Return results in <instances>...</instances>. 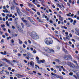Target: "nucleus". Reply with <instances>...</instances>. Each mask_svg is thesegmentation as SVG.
Listing matches in <instances>:
<instances>
[{
  "label": "nucleus",
  "instance_id": "nucleus-7",
  "mask_svg": "<svg viewBox=\"0 0 79 79\" xmlns=\"http://www.w3.org/2000/svg\"><path fill=\"white\" fill-rule=\"evenodd\" d=\"M17 29L19 30V31L20 32H23V29L20 27H17Z\"/></svg>",
  "mask_w": 79,
  "mask_h": 79
},
{
  "label": "nucleus",
  "instance_id": "nucleus-44",
  "mask_svg": "<svg viewBox=\"0 0 79 79\" xmlns=\"http://www.w3.org/2000/svg\"><path fill=\"white\" fill-rule=\"evenodd\" d=\"M64 58L66 60H68V57H67V56H65V57Z\"/></svg>",
  "mask_w": 79,
  "mask_h": 79
},
{
  "label": "nucleus",
  "instance_id": "nucleus-47",
  "mask_svg": "<svg viewBox=\"0 0 79 79\" xmlns=\"http://www.w3.org/2000/svg\"><path fill=\"white\" fill-rule=\"evenodd\" d=\"M1 63L2 64L3 66H4V65H5V63L3 62H1Z\"/></svg>",
  "mask_w": 79,
  "mask_h": 79
},
{
  "label": "nucleus",
  "instance_id": "nucleus-1",
  "mask_svg": "<svg viewBox=\"0 0 79 79\" xmlns=\"http://www.w3.org/2000/svg\"><path fill=\"white\" fill-rule=\"evenodd\" d=\"M44 42L46 45H50L53 44V40L50 38H47L44 39Z\"/></svg>",
  "mask_w": 79,
  "mask_h": 79
},
{
  "label": "nucleus",
  "instance_id": "nucleus-4",
  "mask_svg": "<svg viewBox=\"0 0 79 79\" xmlns=\"http://www.w3.org/2000/svg\"><path fill=\"white\" fill-rule=\"evenodd\" d=\"M16 8L17 13H18V15L19 16H21V13L20 12V10H19V7H16Z\"/></svg>",
  "mask_w": 79,
  "mask_h": 79
},
{
  "label": "nucleus",
  "instance_id": "nucleus-18",
  "mask_svg": "<svg viewBox=\"0 0 79 79\" xmlns=\"http://www.w3.org/2000/svg\"><path fill=\"white\" fill-rule=\"evenodd\" d=\"M10 9L12 10H15V6H12L10 7Z\"/></svg>",
  "mask_w": 79,
  "mask_h": 79
},
{
  "label": "nucleus",
  "instance_id": "nucleus-64",
  "mask_svg": "<svg viewBox=\"0 0 79 79\" xmlns=\"http://www.w3.org/2000/svg\"><path fill=\"white\" fill-rule=\"evenodd\" d=\"M11 42L12 43H14L15 42V41H14V40H12L11 41Z\"/></svg>",
  "mask_w": 79,
  "mask_h": 79
},
{
  "label": "nucleus",
  "instance_id": "nucleus-35",
  "mask_svg": "<svg viewBox=\"0 0 79 79\" xmlns=\"http://www.w3.org/2000/svg\"><path fill=\"white\" fill-rule=\"evenodd\" d=\"M56 77L57 78H61V76H59V75H56Z\"/></svg>",
  "mask_w": 79,
  "mask_h": 79
},
{
  "label": "nucleus",
  "instance_id": "nucleus-33",
  "mask_svg": "<svg viewBox=\"0 0 79 79\" xmlns=\"http://www.w3.org/2000/svg\"><path fill=\"white\" fill-rule=\"evenodd\" d=\"M40 61L42 63H44L45 62V60H40Z\"/></svg>",
  "mask_w": 79,
  "mask_h": 79
},
{
  "label": "nucleus",
  "instance_id": "nucleus-21",
  "mask_svg": "<svg viewBox=\"0 0 79 79\" xmlns=\"http://www.w3.org/2000/svg\"><path fill=\"white\" fill-rule=\"evenodd\" d=\"M21 26L22 28H24V24H23V23H21Z\"/></svg>",
  "mask_w": 79,
  "mask_h": 79
},
{
  "label": "nucleus",
  "instance_id": "nucleus-9",
  "mask_svg": "<svg viewBox=\"0 0 79 79\" xmlns=\"http://www.w3.org/2000/svg\"><path fill=\"white\" fill-rule=\"evenodd\" d=\"M67 57L68 58V60H72V57L70 55V56H67Z\"/></svg>",
  "mask_w": 79,
  "mask_h": 79
},
{
  "label": "nucleus",
  "instance_id": "nucleus-51",
  "mask_svg": "<svg viewBox=\"0 0 79 79\" xmlns=\"http://www.w3.org/2000/svg\"><path fill=\"white\" fill-rule=\"evenodd\" d=\"M67 4L69 6H70V4H69V2H67Z\"/></svg>",
  "mask_w": 79,
  "mask_h": 79
},
{
  "label": "nucleus",
  "instance_id": "nucleus-61",
  "mask_svg": "<svg viewBox=\"0 0 79 79\" xmlns=\"http://www.w3.org/2000/svg\"><path fill=\"white\" fill-rule=\"evenodd\" d=\"M69 2L70 3H71L72 2L71 0H69Z\"/></svg>",
  "mask_w": 79,
  "mask_h": 79
},
{
  "label": "nucleus",
  "instance_id": "nucleus-25",
  "mask_svg": "<svg viewBox=\"0 0 79 79\" xmlns=\"http://www.w3.org/2000/svg\"><path fill=\"white\" fill-rule=\"evenodd\" d=\"M68 64L69 65V66H71V64H72V63L70 62H67Z\"/></svg>",
  "mask_w": 79,
  "mask_h": 79
},
{
  "label": "nucleus",
  "instance_id": "nucleus-39",
  "mask_svg": "<svg viewBox=\"0 0 79 79\" xmlns=\"http://www.w3.org/2000/svg\"><path fill=\"white\" fill-rule=\"evenodd\" d=\"M2 16H3V17H5V14L4 13H2Z\"/></svg>",
  "mask_w": 79,
  "mask_h": 79
},
{
  "label": "nucleus",
  "instance_id": "nucleus-27",
  "mask_svg": "<svg viewBox=\"0 0 79 79\" xmlns=\"http://www.w3.org/2000/svg\"><path fill=\"white\" fill-rule=\"evenodd\" d=\"M1 27L2 28H4L5 27V25L4 24L2 25Z\"/></svg>",
  "mask_w": 79,
  "mask_h": 79
},
{
  "label": "nucleus",
  "instance_id": "nucleus-42",
  "mask_svg": "<svg viewBox=\"0 0 79 79\" xmlns=\"http://www.w3.org/2000/svg\"><path fill=\"white\" fill-rule=\"evenodd\" d=\"M52 52L53 53H54V50H53V49H50V52Z\"/></svg>",
  "mask_w": 79,
  "mask_h": 79
},
{
  "label": "nucleus",
  "instance_id": "nucleus-20",
  "mask_svg": "<svg viewBox=\"0 0 79 79\" xmlns=\"http://www.w3.org/2000/svg\"><path fill=\"white\" fill-rule=\"evenodd\" d=\"M33 53H34V54H35L36 53H37V52H36V50H35L34 49L33 50V52H32Z\"/></svg>",
  "mask_w": 79,
  "mask_h": 79
},
{
  "label": "nucleus",
  "instance_id": "nucleus-30",
  "mask_svg": "<svg viewBox=\"0 0 79 79\" xmlns=\"http://www.w3.org/2000/svg\"><path fill=\"white\" fill-rule=\"evenodd\" d=\"M76 20H74L73 21V25H75V24H76Z\"/></svg>",
  "mask_w": 79,
  "mask_h": 79
},
{
  "label": "nucleus",
  "instance_id": "nucleus-46",
  "mask_svg": "<svg viewBox=\"0 0 79 79\" xmlns=\"http://www.w3.org/2000/svg\"><path fill=\"white\" fill-rule=\"evenodd\" d=\"M29 20L31 22H32V21H33V20L32 19H29Z\"/></svg>",
  "mask_w": 79,
  "mask_h": 79
},
{
  "label": "nucleus",
  "instance_id": "nucleus-41",
  "mask_svg": "<svg viewBox=\"0 0 79 79\" xmlns=\"http://www.w3.org/2000/svg\"><path fill=\"white\" fill-rule=\"evenodd\" d=\"M55 39L57 40V42H59V43H60V41L59 40H58V39H56V38H55Z\"/></svg>",
  "mask_w": 79,
  "mask_h": 79
},
{
  "label": "nucleus",
  "instance_id": "nucleus-6",
  "mask_svg": "<svg viewBox=\"0 0 79 79\" xmlns=\"http://www.w3.org/2000/svg\"><path fill=\"white\" fill-rule=\"evenodd\" d=\"M44 50L48 52V53H50V49H49L48 48H44Z\"/></svg>",
  "mask_w": 79,
  "mask_h": 79
},
{
  "label": "nucleus",
  "instance_id": "nucleus-43",
  "mask_svg": "<svg viewBox=\"0 0 79 79\" xmlns=\"http://www.w3.org/2000/svg\"><path fill=\"white\" fill-rule=\"evenodd\" d=\"M5 35L6 36V37H8V35L7 34V33H5Z\"/></svg>",
  "mask_w": 79,
  "mask_h": 79
},
{
  "label": "nucleus",
  "instance_id": "nucleus-60",
  "mask_svg": "<svg viewBox=\"0 0 79 79\" xmlns=\"http://www.w3.org/2000/svg\"><path fill=\"white\" fill-rule=\"evenodd\" d=\"M12 14H11L10 15H9V17H10V18H11V17H12Z\"/></svg>",
  "mask_w": 79,
  "mask_h": 79
},
{
  "label": "nucleus",
  "instance_id": "nucleus-54",
  "mask_svg": "<svg viewBox=\"0 0 79 79\" xmlns=\"http://www.w3.org/2000/svg\"><path fill=\"white\" fill-rule=\"evenodd\" d=\"M30 50H31V51H33L34 50V49H33V48H30Z\"/></svg>",
  "mask_w": 79,
  "mask_h": 79
},
{
  "label": "nucleus",
  "instance_id": "nucleus-32",
  "mask_svg": "<svg viewBox=\"0 0 79 79\" xmlns=\"http://www.w3.org/2000/svg\"><path fill=\"white\" fill-rule=\"evenodd\" d=\"M65 34H66V35H67V37H69V36H68V32H65Z\"/></svg>",
  "mask_w": 79,
  "mask_h": 79
},
{
  "label": "nucleus",
  "instance_id": "nucleus-3",
  "mask_svg": "<svg viewBox=\"0 0 79 79\" xmlns=\"http://www.w3.org/2000/svg\"><path fill=\"white\" fill-rule=\"evenodd\" d=\"M30 65L31 66V68H34V62L33 61H31L30 63Z\"/></svg>",
  "mask_w": 79,
  "mask_h": 79
},
{
  "label": "nucleus",
  "instance_id": "nucleus-17",
  "mask_svg": "<svg viewBox=\"0 0 79 79\" xmlns=\"http://www.w3.org/2000/svg\"><path fill=\"white\" fill-rule=\"evenodd\" d=\"M63 50L64 51V52H65V53H67V52H68L67 50H66V49H65V48H63Z\"/></svg>",
  "mask_w": 79,
  "mask_h": 79
},
{
  "label": "nucleus",
  "instance_id": "nucleus-2",
  "mask_svg": "<svg viewBox=\"0 0 79 79\" xmlns=\"http://www.w3.org/2000/svg\"><path fill=\"white\" fill-rule=\"evenodd\" d=\"M31 37L34 40L39 39V36L37 35V34L35 33H33V35H31Z\"/></svg>",
  "mask_w": 79,
  "mask_h": 79
},
{
  "label": "nucleus",
  "instance_id": "nucleus-14",
  "mask_svg": "<svg viewBox=\"0 0 79 79\" xmlns=\"http://www.w3.org/2000/svg\"><path fill=\"white\" fill-rule=\"evenodd\" d=\"M55 61H56V62H57V63H60V62H61V61H60V60H59L58 59H55Z\"/></svg>",
  "mask_w": 79,
  "mask_h": 79
},
{
  "label": "nucleus",
  "instance_id": "nucleus-15",
  "mask_svg": "<svg viewBox=\"0 0 79 79\" xmlns=\"http://www.w3.org/2000/svg\"><path fill=\"white\" fill-rule=\"evenodd\" d=\"M18 40L19 41V44H23V42L21 41L19 39Z\"/></svg>",
  "mask_w": 79,
  "mask_h": 79
},
{
  "label": "nucleus",
  "instance_id": "nucleus-31",
  "mask_svg": "<svg viewBox=\"0 0 79 79\" xmlns=\"http://www.w3.org/2000/svg\"><path fill=\"white\" fill-rule=\"evenodd\" d=\"M5 73H6V74H7V75H9V74H10V73L8 72V71H5Z\"/></svg>",
  "mask_w": 79,
  "mask_h": 79
},
{
  "label": "nucleus",
  "instance_id": "nucleus-5",
  "mask_svg": "<svg viewBox=\"0 0 79 79\" xmlns=\"http://www.w3.org/2000/svg\"><path fill=\"white\" fill-rule=\"evenodd\" d=\"M27 56L29 58H30V57H31V58L33 57V56L32 55V54L29 52H27Z\"/></svg>",
  "mask_w": 79,
  "mask_h": 79
},
{
  "label": "nucleus",
  "instance_id": "nucleus-48",
  "mask_svg": "<svg viewBox=\"0 0 79 79\" xmlns=\"http://www.w3.org/2000/svg\"><path fill=\"white\" fill-rule=\"evenodd\" d=\"M13 52H14V53H16V52H17V50H13Z\"/></svg>",
  "mask_w": 79,
  "mask_h": 79
},
{
  "label": "nucleus",
  "instance_id": "nucleus-50",
  "mask_svg": "<svg viewBox=\"0 0 79 79\" xmlns=\"http://www.w3.org/2000/svg\"><path fill=\"white\" fill-rule=\"evenodd\" d=\"M72 71H73V72L74 73H76V71H75L74 70H72Z\"/></svg>",
  "mask_w": 79,
  "mask_h": 79
},
{
  "label": "nucleus",
  "instance_id": "nucleus-26",
  "mask_svg": "<svg viewBox=\"0 0 79 79\" xmlns=\"http://www.w3.org/2000/svg\"><path fill=\"white\" fill-rule=\"evenodd\" d=\"M8 21H13V19L12 18H10L8 19Z\"/></svg>",
  "mask_w": 79,
  "mask_h": 79
},
{
  "label": "nucleus",
  "instance_id": "nucleus-38",
  "mask_svg": "<svg viewBox=\"0 0 79 79\" xmlns=\"http://www.w3.org/2000/svg\"><path fill=\"white\" fill-rule=\"evenodd\" d=\"M6 62L7 63L10 64V61L8 60H7L6 61Z\"/></svg>",
  "mask_w": 79,
  "mask_h": 79
},
{
  "label": "nucleus",
  "instance_id": "nucleus-58",
  "mask_svg": "<svg viewBox=\"0 0 79 79\" xmlns=\"http://www.w3.org/2000/svg\"><path fill=\"white\" fill-rule=\"evenodd\" d=\"M73 77H75V79H77V77H76V76H75V75H73Z\"/></svg>",
  "mask_w": 79,
  "mask_h": 79
},
{
  "label": "nucleus",
  "instance_id": "nucleus-29",
  "mask_svg": "<svg viewBox=\"0 0 79 79\" xmlns=\"http://www.w3.org/2000/svg\"><path fill=\"white\" fill-rule=\"evenodd\" d=\"M75 38L76 40H79V37L76 36H75Z\"/></svg>",
  "mask_w": 79,
  "mask_h": 79
},
{
  "label": "nucleus",
  "instance_id": "nucleus-59",
  "mask_svg": "<svg viewBox=\"0 0 79 79\" xmlns=\"http://www.w3.org/2000/svg\"><path fill=\"white\" fill-rule=\"evenodd\" d=\"M73 77H75V79H77V77H76V76H75V75H73Z\"/></svg>",
  "mask_w": 79,
  "mask_h": 79
},
{
  "label": "nucleus",
  "instance_id": "nucleus-63",
  "mask_svg": "<svg viewBox=\"0 0 79 79\" xmlns=\"http://www.w3.org/2000/svg\"><path fill=\"white\" fill-rule=\"evenodd\" d=\"M23 47L24 48H26V45H24V44H23Z\"/></svg>",
  "mask_w": 79,
  "mask_h": 79
},
{
  "label": "nucleus",
  "instance_id": "nucleus-52",
  "mask_svg": "<svg viewBox=\"0 0 79 79\" xmlns=\"http://www.w3.org/2000/svg\"><path fill=\"white\" fill-rule=\"evenodd\" d=\"M2 30H3V31H6V28H2Z\"/></svg>",
  "mask_w": 79,
  "mask_h": 79
},
{
  "label": "nucleus",
  "instance_id": "nucleus-49",
  "mask_svg": "<svg viewBox=\"0 0 79 79\" xmlns=\"http://www.w3.org/2000/svg\"><path fill=\"white\" fill-rule=\"evenodd\" d=\"M1 41V42H2V43H3V44L4 43V40L3 39H2Z\"/></svg>",
  "mask_w": 79,
  "mask_h": 79
},
{
  "label": "nucleus",
  "instance_id": "nucleus-40",
  "mask_svg": "<svg viewBox=\"0 0 79 79\" xmlns=\"http://www.w3.org/2000/svg\"><path fill=\"white\" fill-rule=\"evenodd\" d=\"M62 69H63V71H66V70L64 69L63 67V66L62 67Z\"/></svg>",
  "mask_w": 79,
  "mask_h": 79
},
{
  "label": "nucleus",
  "instance_id": "nucleus-19",
  "mask_svg": "<svg viewBox=\"0 0 79 79\" xmlns=\"http://www.w3.org/2000/svg\"><path fill=\"white\" fill-rule=\"evenodd\" d=\"M2 61H6V62L7 60V59H6V58H4V59H2Z\"/></svg>",
  "mask_w": 79,
  "mask_h": 79
},
{
  "label": "nucleus",
  "instance_id": "nucleus-45",
  "mask_svg": "<svg viewBox=\"0 0 79 79\" xmlns=\"http://www.w3.org/2000/svg\"><path fill=\"white\" fill-rule=\"evenodd\" d=\"M39 21L40 23H43V22L40 19L39 20Z\"/></svg>",
  "mask_w": 79,
  "mask_h": 79
},
{
  "label": "nucleus",
  "instance_id": "nucleus-62",
  "mask_svg": "<svg viewBox=\"0 0 79 79\" xmlns=\"http://www.w3.org/2000/svg\"><path fill=\"white\" fill-rule=\"evenodd\" d=\"M77 69H78V70H79V66L78 65L77 66Z\"/></svg>",
  "mask_w": 79,
  "mask_h": 79
},
{
  "label": "nucleus",
  "instance_id": "nucleus-12",
  "mask_svg": "<svg viewBox=\"0 0 79 79\" xmlns=\"http://www.w3.org/2000/svg\"><path fill=\"white\" fill-rule=\"evenodd\" d=\"M56 68H58L59 69H60L61 68H62V67H63V66H56Z\"/></svg>",
  "mask_w": 79,
  "mask_h": 79
},
{
  "label": "nucleus",
  "instance_id": "nucleus-36",
  "mask_svg": "<svg viewBox=\"0 0 79 79\" xmlns=\"http://www.w3.org/2000/svg\"><path fill=\"white\" fill-rule=\"evenodd\" d=\"M28 5L30 7H32V4H31L28 3Z\"/></svg>",
  "mask_w": 79,
  "mask_h": 79
},
{
  "label": "nucleus",
  "instance_id": "nucleus-11",
  "mask_svg": "<svg viewBox=\"0 0 79 79\" xmlns=\"http://www.w3.org/2000/svg\"><path fill=\"white\" fill-rule=\"evenodd\" d=\"M3 12H4V13H8V9H5V10H2Z\"/></svg>",
  "mask_w": 79,
  "mask_h": 79
},
{
  "label": "nucleus",
  "instance_id": "nucleus-34",
  "mask_svg": "<svg viewBox=\"0 0 79 79\" xmlns=\"http://www.w3.org/2000/svg\"><path fill=\"white\" fill-rule=\"evenodd\" d=\"M69 76H73V73L70 72L69 73Z\"/></svg>",
  "mask_w": 79,
  "mask_h": 79
},
{
  "label": "nucleus",
  "instance_id": "nucleus-37",
  "mask_svg": "<svg viewBox=\"0 0 79 79\" xmlns=\"http://www.w3.org/2000/svg\"><path fill=\"white\" fill-rule=\"evenodd\" d=\"M56 5L57 6H59V7H60V8H61V5H60L58 3H56Z\"/></svg>",
  "mask_w": 79,
  "mask_h": 79
},
{
  "label": "nucleus",
  "instance_id": "nucleus-10",
  "mask_svg": "<svg viewBox=\"0 0 79 79\" xmlns=\"http://www.w3.org/2000/svg\"><path fill=\"white\" fill-rule=\"evenodd\" d=\"M0 53L2 55H6V51H4V52H1Z\"/></svg>",
  "mask_w": 79,
  "mask_h": 79
},
{
  "label": "nucleus",
  "instance_id": "nucleus-53",
  "mask_svg": "<svg viewBox=\"0 0 79 79\" xmlns=\"http://www.w3.org/2000/svg\"><path fill=\"white\" fill-rule=\"evenodd\" d=\"M63 27V28H64V29H67V27Z\"/></svg>",
  "mask_w": 79,
  "mask_h": 79
},
{
  "label": "nucleus",
  "instance_id": "nucleus-55",
  "mask_svg": "<svg viewBox=\"0 0 79 79\" xmlns=\"http://www.w3.org/2000/svg\"><path fill=\"white\" fill-rule=\"evenodd\" d=\"M12 28L13 29H15V26H12Z\"/></svg>",
  "mask_w": 79,
  "mask_h": 79
},
{
  "label": "nucleus",
  "instance_id": "nucleus-56",
  "mask_svg": "<svg viewBox=\"0 0 79 79\" xmlns=\"http://www.w3.org/2000/svg\"><path fill=\"white\" fill-rule=\"evenodd\" d=\"M8 69L9 71H10V70H11V68L10 67H9L8 68Z\"/></svg>",
  "mask_w": 79,
  "mask_h": 79
},
{
  "label": "nucleus",
  "instance_id": "nucleus-28",
  "mask_svg": "<svg viewBox=\"0 0 79 79\" xmlns=\"http://www.w3.org/2000/svg\"><path fill=\"white\" fill-rule=\"evenodd\" d=\"M6 24L8 27H9L10 26V24H9V23H8V22L6 21Z\"/></svg>",
  "mask_w": 79,
  "mask_h": 79
},
{
  "label": "nucleus",
  "instance_id": "nucleus-24",
  "mask_svg": "<svg viewBox=\"0 0 79 79\" xmlns=\"http://www.w3.org/2000/svg\"><path fill=\"white\" fill-rule=\"evenodd\" d=\"M30 26H31V25H30V24H29V23H27V27H30Z\"/></svg>",
  "mask_w": 79,
  "mask_h": 79
},
{
  "label": "nucleus",
  "instance_id": "nucleus-57",
  "mask_svg": "<svg viewBox=\"0 0 79 79\" xmlns=\"http://www.w3.org/2000/svg\"><path fill=\"white\" fill-rule=\"evenodd\" d=\"M3 66V64H2V63H1L0 64V67H2V66Z\"/></svg>",
  "mask_w": 79,
  "mask_h": 79
},
{
  "label": "nucleus",
  "instance_id": "nucleus-22",
  "mask_svg": "<svg viewBox=\"0 0 79 79\" xmlns=\"http://www.w3.org/2000/svg\"><path fill=\"white\" fill-rule=\"evenodd\" d=\"M37 61L38 64H40V63H41V61H40H40L39 60H37Z\"/></svg>",
  "mask_w": 79,
  "mask_h": 79
},
{
  "label": "nucleus",
  "instance_id": "nucleus-8",
  "mask_svg": "<svg viewBox=\"0 0 79 79\" xmlns=\"http://www.w3.org/2000/svg\"><path fill=\"white\" fill-rule=\"evenodd\" d=\"M58 16L59 17V20L61 21H62L63 20V18L61 17V15H60V14H58Z\"/></svg>",
  "mask_w": 79,
  "mask_h": 79
},
{
  "label": "nucleus",
  "instance_id": "nucleus-23",
  "mask_svg": "<svg viewBox=\"0 0 79 79\" xmlns=\"http://www.w3.org/2000/svg\"><path fill=\"white\" fill-rule=\"evenodd\" d=\"M35 69H37V68L36 67H37L38 69H40V68H39V66H38L36 64H35Z\"/></svg>",
  "mask_w": 79,
  "mask_h": 79
},
{
  "label": "nucleus",
  "instance_id": "nucleus-16",
  "mask_svg": "<svg viewBox=\"0 0 79 79\" xmlns=\"http://www.w3.org/2000/svg\"><path fill=\"white\" fill-rule=\"evenodd\" d=\"M37 3H39V2H38V1H37V0H35V5H37Z\"/></svg>",
  "mask_w": 79,
  "mask_h": 79
},
{
  "label": "nucleus",
  "instance_id": "nucleus-13",
  "mask_svg": "<svg viewBox=\"0 0 79 79\" xmlns=\"http://www.w3.org/2000/svg\"><path fill=\"white\" fill-rule=\"evenodd\" d=\"M68 19L69 20V21H70V22L71 23H73V19H71V18H69Z\"/></svg>",
  "mask_w": 79,
  "mask_h": 79
}]
</instances>
